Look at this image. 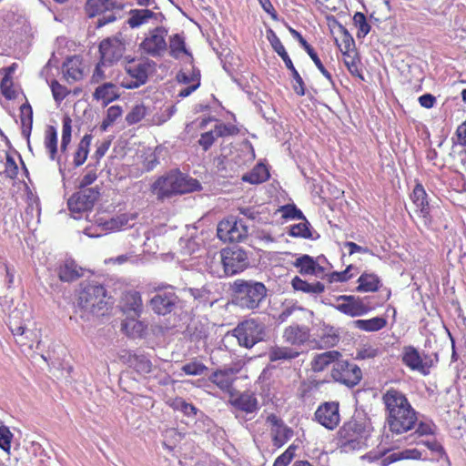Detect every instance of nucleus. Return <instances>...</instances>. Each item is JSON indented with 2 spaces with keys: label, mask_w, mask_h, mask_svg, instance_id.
<instances>
[{
  "label": "nucleus",
  "mask_w": 466,
  "mask_h": 466,
  "mask_svg": "<svg viewBox=\"0 0 466 466\" xmlns=\"http://www.w3.org/2000/svg\"><path fill=\"white\" fill-rule=\"evenodd\" d=\"M382 401L387 412V422L393 435H402L412 430L417 422V412L410 405L406 395L394 388L386 390Z\"/></svg>",
  "instance_id": "f257e3e1"
},
{
  "label": "nucleus",
  "mask_w": 466,
  "mask_h": 466,
  "mask_svg": "<svg viewBox=\"0 0 466 466\" xmlns=\"http://www.w3.org/2000/svg\"><path fill=\"white\" fill-rule=\"evenodd\" d=\"M199 189L201 185L197 179L186 176L179 170H171L159 177L151 186V191L158 200Z\"/></svg>",
  "instance_id": "f03ea898"
},
{
  "label": "nucleus",
  "mask_w": 466,
  "mask_h": 466,
  "mask_svg": "<svg viewBox=\"0 0 466 466\" xmlns=\"http://www.w3.org/2000/svg\"><path fill=\"white\" fill-rule=\"evenodd\" d=\"M232 302L243 309H258L267 296L266 286L253 279H236L232 286Z\"/></svg>",
  "instance_id": "7ed1b4c3"
},
{
  "label": "nucleus",
  "mask_w": 466,
  "mask_h": 466,
  "mask_svg": "<svg viewBox=\"0 0 466 466\" xmlns=\"http://www.w3.org/2000/svg\"><path fill=\"white\" fill-rule=\"evenodd\" d=\"M106 290L99 284H82L77 299V308L82 311L80 317L89 319V315H103L106 309Z\"/></svg>",
  "instance_id": "20e7f679"
},
{
  "label": "nucleus",
  "mask_w": 466,
  "mask_h": 466,
  "mask_svg": "<svg viewBox=\"0 0 466 466\" xmlns=\"http://www.w3.org/2000/svg\"><path fill=\"white\" fill-rule=\"evenodd\" d=\"M154 295L148 301L152 311L158 316H166L174 312L180 302L175 288L170 285H158L154 288Z\"/></svg>",
  "instance_id": "39448f33"
},
{
  "label": "nucleus",
  "mask_w": 466,
  "mask_h": 466,
  "mask_svg": "<svg viewBox=\"0 0 466 466\" xmlns=\"http://www.w3.org/2000/svg\"><path fill=\"white\" fill-rule=\"evenodd\" d=\"M232 333L237 338L238 344L247 349L252 348L266 337L264 324L253 319L238 323Z\"/></svg>",
  "instance_id": "423d86ee"
},
{
  "label": "nucleus",
  "mask_w": 466,
  "mask_h": 466,
  "mask_svg": "<svg viewBox=\"0 0 466 466\" xmlns=\"http://www.w3.org/2000/svg\"><path fill=\"white\" fill-rule=\"evenodd\" d=\"M221 263L227 276L238 274L249 267L248 252L238 247L224 248L220 253Z\"/></svg>",
  "instance_id": "0eeeda50"
},
{
  "label": "nucleus",
  "mask_w": 466,
  "mask_h": 466,
  "mask_svg": "<svg viewBox=\"0 0 466 466\" xmlns=\"http://www.w3.org/2000/svg\"><path fill=\"white\" fill-rule=\"evenodd\" d=\"M332 379L349 388L358 385L362 379V371L360 368L354 362L339 360L331 370Z\"/></svg>",
  "instance_id": "6e6552de"
},
{
  "label": "nucleus",
  "mask_w": 466,
  "mask_h": 466,
  "mask_svg": "<svg viewBox=\"0 0 466 466\" xmlns=\"http://www.w3.org/2000/svg\"><path fill=\"white\" fill-rule=\"evenodd\" d=\"M217 235L224 242H240L248 238V227L243 219L229 217L218 223Z\"/></svg>",
  "instance_id": "1a4fd4ad"
},
{
  "label": "nucleus",
  "mask_w": 466,
  "mask_h": 466,
  "mask_svg": "<svg viewBox=\"0 0 466 466\" xmlns=\"http://www.w3.org/2000/svg\"><path fill=\"white\" fill-rule=\"evenodd\" d=\"M228 403L235 410V417L238 420H248L247 416L256 413L259 410V403L256 395L249 391H244L236 396L231 395Z\"/></svg>",
  "instance_id": "9d476101"
},
{
  "label": "nucleus",
  "mask_w": 466,
  "mask_h": 466,
  "mask_svg": "<svg viewBox=\"0 0 466 466\" xmlns=\"http://www.w3.org/2000/svg\"><path fill=\"white\" fill-rule=\"evenodd\" d=\"M364 428L357 420H350L339 429V445L345 451L360 449L362 444V433Z\"/></svg>",
  "instance_id": "9b49d317"
},
{
  "label": "nucleus",
  "mask_w": 466,
  "mask_h": 466,
  "mask_svg": "<svg viewBox=\"0 0 466 466\" xmlns=\"http://www.w3.org/2000/svg\"><path fill=\"white\" fill-rule=\"evenodd\" d=\"M100 196L97 187L79 188L68 199L67 205L71 212L81 213L90 210Z\"/></svg>",
  "instance_id": "f8f14e48"
},
{
  "label": "nucleus",
  "mask_w": 466,
  "mask_h": 466,
  "mask_svg": "<svg viewBox=\"0 0 466 466\" xmlns=\"http://www.w3.org/2000/svg\"><path fill=\"white\" fill-rule=\"evenodd\" d=\"M167 31L164 27L157 26L150 31L149 35L140 44V47L153 57L161 56L167 48Z\"/></svg>",
  "instance_id": "ddd939ff"
},
{
  "label": "nucleus",
  "mask_w": 466,
  "mask_h": 466,
  "mask_svg": "<svg viewBox=\"0 0 466 466\" xmlns=\"http://www.w3.org/2000/svg\"><path fill=\"white\" fill-rule=\"evenodd\" d=\"M315 420L328 430H334L340 421L339 405L337 401L320 404L315 411Z\"/></svg>",
  "instance_id": "4468645a"
},
{
  "label": "nucleus",
  "mask_w": 466,
  "mask_h": 466,
  "mask_svg": "<svg viewBox=\"0 0 466 466\" xmlns=\"http://www.w3.org/2000/svg\"><path fill=\"white\" fill-rule=\"evenodd\" d=\"M338 302L334 308L350 317H358L365 315L370 308L364 304L362 299L352 295H340L336 298Z\"/></svg>",
  "instance_id": "2eb2a0df"
},
{
  "label": "nucleus",
  "mask_w": 466,
  "mask_h": 466,
  "mask_svg": "<svg viewBox=\"0 0 466 466\" xmlns=\"http://www.w3.org/2000/svg\"><path fill=\"white\" fill-rule=\"evenodd\" d=\"M410 198L424 226L429 227L432 221L433 206L430 204L428 195L422 185L417 184L415 186Z\"/></svg>",
  "instance_id": "dca6fc26"
},
{
  "label": "nucleus",
  "mask_w": 466,
  "mask_h": 466,
  "mask_svg": "<svg viewBox=\"0 0 466 466\" xmlns=\"http://www.w3.org/2000/svg\"><path fill=\"white\" fill-rule=\"evenodd\" d=\"M16 319V316L11 315L9 320V329L15 337L16 342L21 346H26L29 349L33 348L34 342H36L38 345L39 341L37 340L36 332L27 329L25 324L19 322Z\"/></svg>",
  "instance_id": "f3484780"
},
{
  "label": "nucleus",
  "mask_w": 466,
  "mask_h": 466,
  "mask_svg": "<svg viewBox=\"0 0 466 466\" xmlns=\"http://www.w3.org/2000/svg\"><path fill=\"white\" fill-rule=\"evenodd\" d=\"M125 51L124 45L117 39H105L99 45L100 59L103 65L118 61Z\"/></svg>",
  "instance_id": "a211bd4d"
},
{
  "label": "nucleus",
  "mask_w": 466,
  "mask_h": 466,
  "mask_svg": "<svg viewBox=\"0 0 466 466\" xmlns=\"http://www.w3.org/2000/svg\"><path fill=\"white\" fill-rule=\"evenodd\" d=\"M282 338L288 344L299 347L309 340L310 330L307 326L292 324L285 328Z\"/></svg>",
  "instance_id": "6ab92c4d"
},
{
  "label": "nucleus",
  "mask_w": 466,
  "mask_h": 466,
  "mask_svg": "<svg viewBox=\"0 0 466 466\" xmlns=\"http://www.w3.org/2000/svg\"><path fill=\"white\" fill-rule=\"evenodd\" d=\"M126 4L116 0H87L86 12L89 17L106 13L107 11H122Z\"/></svg>",
  "instance_id": "aec40b11"
},
{
  "label": "nucleus",
  "mask_w": 466,
  "mask_h": 466,
  "mask_svg": "<svg viewBox=\"0 0 466 466\" xmlns=\"http://www.w3.org/2000/svg\"><path fill=\"white\" fill-rule=\"evenodd\" d=\"M238 370L233 368L219 369L212 372L208 380L217 385L221 390L229 392Z\"/></svg>",
  "instance_id": "412c9836"
},
{
  "label": "nucleus",
  "mask_w": 466,
  "mask_h": 466,
  "mask_svg": "<svg viewBox=\"0 0 466 466\" xmlns=\"http://www.w3.org/2000/svg\"><path fill=\"white\" fill-rule=\"evenodd\" d=\"M121 360L129 367L134 368L139 374H148L152 371V362L145 355L127 351L121 355Z\"/></svg>",
  "instance_id": "4be33fe9"
},
{
  "label": "nucleus",
  "mask_w": 466,
  "mask_h": 466,
  "mask_svg": "<svg viewBox=\"0 0 466 466\" xmlns=\"http://www.w3.org/2000/svg\"><path fill=\"white\" fill-rule=\"evenodd\" d=\"M340 339L339 331L335 327L323 322L319 327L318 344L320 348L336 346Z\"/></svg>",
  "instance_id": "5701e85b"
},
{
  "label": "nucleus",
  "mask_w": 466,
  "mask_h": 466,
  "mask_svg": "<svg viewBox=\"0 0 466 466\" xmlns=\"http://www.w3.org/2000/svg\"><path fill=\"white\" fill-rule=\"evenodd\" d=\"M402 361L410 369L426 373L427 366L423 362L420 352L413 346L403 348Z\"/></svg>",
  "instance_id": "b1692460"
},
{
  "label": "nucleus",
  "mask_w": 466,
  "mask_h": 466,
  "mask_svg": "<svg viewBox=\"0 0 466 466\" xmlns=\"http://www.w3.org/2000/svg\"><path fill=\"white\" fill-rule=\"evenodd\" d=\"M300 352L293 347L275 345L268 350V356L271 362L282 360L290 361L297 359Z\"/></svg>",
  "instance_id": "393cba45"
},
{
  "label": "nucleus",
  "mask_w": 466,
  "mask_h": 466,
  "mask_svg": "<svg viewBox=\"0 0 466 466\" xmlns=\"http://www.w3.org/2000/svg\"><path fill=\"white\" fill-rule=\"evenodd\" d=\"M83 275V268L74 260L67 259L58 268V277L62 281L71 282Z\"/></svg>",
  "instance_id": "a878e982"
},
{
  "label": "nucleus",
  "mask_w": 466,
  "mask_h": 466,
  "mask_svg": "<svg viewBox=\"0 0 466 466\" xmlns=\"http://www.w3.org/2000/svg\"><path fill=\"white\" fill-rule=\"evenodd\" d=\"M340 353L337 350H329L314 357L311 361V370L314 372L323 371L329 364L335 363L339 360Z\"/></svg>",
  "instance_id": "bb28decb"
},
{
  "label": "nucleus",
  "mask_w": 466,
  "mask_h": 466,
  "mask_svg": "<svg viewBox=\"0 0 466 466\" xmlns=\"http://www.w3.org/2000/svg\"><path fill=\"white\" fill-rule=\"evenodd\" d=\"M155 63L147 60L146 62L130 65L126 67V71L131 78L137 80L141 85L147 83L148 78V70Z\"/></svg>",
  "instance_id": "cd10ccee"
},
{
  "label": "nucleus",
  "mask_w": 466,
  "mask_h": 466,
  "mask_svg": "<svg viewBox=\"0 0 466 466\" xmlns=\"http://www.w3.org/2000/svg\"><path fill=\"white\" fill-rule=\"evenodd\" d=\"M123 303L126 310L133 312L134 317H139L143 311V301L138 291L130 290L124 294Z\"/></svg>",
  "instance_id": "c85d7f7f"
},
{
  "label": "nucleus",
  "mask_w": 466,
  "mask_h": 466,
  "mask_svg": "<svg viewBox=\"0 0 466 466\" xmlns=\"http://www.w3.org/2000/svg\"><path fill=\"white\" fill-rule=\"evenodd\" d=\"M212 283H206L201 288H188L187 292L199 303L212 305L217 299L213 296Z\"/></svg>",
  "instance_id": "c756f323"
},
{
  "label": "nucleus",
  "mask_w": 466,
  "mask_h": 466,
  "mask_svg": "<svg viewBox=\"0 0 466 466\" xmlns=\"http://www.w3.org/2000/svg\"><path fill=\"white\" fill-rule=\"evenodd\" d=\"M291 285L295 290L302 291L311 295L321 294L325 290V285L323 283L319 281L309 283L298 276L293 278Z\"/></svg>",
  "instance_id": "7c9ffc66"
},
{
  "label": "nucleus",
  "mask_w": 466,
  "mask_h": 466,
  "mask_svg": "<svg viewBox=\"0 0 466 466\" xmlns=\"http://www.w3.org/2000/svg\"><path fill=\"white\" fill-rule=\"evenodd\" d=\"M118 96L117 86L112 83H105L97 86L93 94L96 100H103L106 104L114 101Z\"/></svg>",
  "instance_id": "2f4dec72"
},
{
  "label": "nucleus",
  "mask_w": 466,
  "mask_h": 466,
  "mask_svg": "<svg viewBox=\"0 0 466 466\" xmlns=\"http://www.w3.org/2000/svg\"><path fill=\"white\" fill-rule=\"evenodd\" d=\"M127 23L131 28H137L154 18L156 14L149 9H131Z\"/></svg>",
  "instance_id": "473e14b6"
},
{
  "label": "nucleus",
  "mask_w": 466,
  "mask_h": 466,
  "mask_svg": "<svg viewBox=\"0 0 466 466\" xmlns=\"http://www.w3.org/2000/svg\"><path fill=\"white\" fill-rule=\"evenodd\" d=\"M267 38L269 41L273 50L282 58L287 68H291L293 63L290 57L289 56L280 39L278 37V35L272 29H268L267 31Z\"/></svg>",
  "instance_id": "72a5a7b5"
},
{
  "label": "nucleus",
  "mask_w": 466,
  "mask_h": 466,
  "mask_svg": "<svg viewBox=\"0 0 466 466\" xmlns=\"http://www.w3.org/2000/svg\"><path fill=\"white\" fill-rule=\"evenodd\" d=\"M359 286L356 290L359 292H374L379 289L380 279L373 273H363L358 279Z\"/></svg>",
  "instance_id": "f704fd0d"
},
{
  "label": "nucleus",
  "mask_w": 466,
  "mask_h": 466,
  "mask_svg": "<svg viewBox=\"0 0 466 466\" xmlns=\"http://www.w3.org/2000/svg\"><path fill=\"white\" fill-rule=\"evenodd\" d=\"M421 451H420L417 449H407L401 451H394L392 453L385 455L384 458L382 459V463L383 465H389L392 462L400 460H420L421 459Z\"/></svg>",
  "instance_id": "c9c22d12"
},
{
  "label": "nucleus",
  "mask_w": 466,
  "mask_h": 466,
  "mask_svg": "<svg viewBox=\"0 0 466 466\" xmlns=\"http://www.w3.org/2000/svg\"><path fill=\"white\" fill-rule=\"evenodd\" d=\"M421 451H420L417 449H407L401 451H394L392 453L385 455L384 458L382 459V463L383 465H389L392 462L400 460H420L421 459Z\"/></svg>",
  "instance_id": "e433bc0d"
},
{
  "label": "nucleus",
  "mask_w": 466,
  "mask_h": 466,
  "mask_svg": "<svg viewBox=\"0 0 466 466\" xmlns=\"http://www.w3.org/2000/svg\"><path fill=\"white\" fill-rule=\"evenodd\" d=\"M387 319L382 317H375L370 319H357L353 321V326L361 330L373 332L385 328Z\"/></svg>",
  "instance_id": "4c0bfd02"
},
{
  "label": "nucleus",
  "mask_w": 466,
  "mask_h": 466,
  "mask_svg": "<svg viewBox=\"0 0 466 466\" xmlns=\"http://www.w3.org/2000/svg\"><path fill=\"white\" fill-rule=\"evenodd\" d=\"M92 136L91 135H85L83 138L80 140L76 151L74 154V165L75 167H80L82 166L85 161L86 160V157L88 156L89 152V147L91 144Z\"/></svg>",
  "instance_id": "58836bf2"
},
{
  "label": "nucleus",
  "mask_w": 466,
  "mask_h": 466,
  "mask_svg": "<svg viewBox=\"0 0 466 466\" xmlns=\"http://www.w3.org/2000/svg\"><path fill=\"white\" fill-rule=\"evenodd\" d=\"M269 173L265 165H257L249 173L245 174L242 179L250 184H260L268 180Z\"/></svg>",
  "instance_id": "ea45409f"
},
{
  "label": "nucleus",
  "mask_w": 466,
  "mask_h": 466,
  "mask_svg": "<svg viewBox=\"0 0 466 466\" xmlns=\"http://www.w3.org/2000/svg\"><path fill=\"white\" fill-rule=\"evenodd\" d=\"M146 326L135 318L127 319L121 324V329L129 337L140 338L143 336Z\"/></svg>",
  "instance_id": "a19ab883"
},
{
  "label": "nucleus",
  "mask_w": 466,
  "mask_h": 466,
  "mask_svg": "<svg viewBox=\"0 0 466 466\" xmlns=\"http://www.w3.org/2000/svg\"><path fill=\"white\" fill-rule=\"evenodd\" d=\"M435 425L431 422H422L420 421L418 424V427L416 428L415 431L409 434L408 436H405L404 439L409 444H412L414 442H417L416 439L417 437H422V436H428V435H433L435 432Z\"/></svg>",
  "instance_id": "79ce46f5"
},
{
  "label": "nucleus",
  "mask_w": 466,
  "mask_h": 466,
  "mask_svg": "<svg viewBox=\"0 0 466 466\" xmlns=\"http://www.w3.org/2000/svg\"><path fill=\"white\" fill-rule=\"evenodd\" d=\"M271 434L274 446L280 448L293 436V431L284 424L278 429H272Z\"/></svg>",
  "instance_id": "37998d69"
},
{
  "label": "nucleus",
  "mask_w": 466,
  "mask_h": 466,
  "mask_svg": "<svg viewBox=\"0 0 466 466\" xmlns=\"http://www.w3.org/2000/svg\"><path fill=\"white\" fill-rule=\"evenodd\" d=\"M170 56L178 58L181 54L190 55L185 46V40L179 34H175L169 41Z\"/></svg>",
  "instance_id": "c03bdc74"
},
{
  "label": "nucleus",
  "mask_w": 466,
  "mask_h": 466,
  "mask_svg": "<svg viewBox=\"0 0 466 466\" xmlns=\"http://www.w3.org/2000/svg\"><path fill=\"white\" fill-rule=\"evenodd\" d=\"M45 146L50 154V158L52 160L56 159L57 154V133L52 126H49L46 131Z\"/></svg>",
  "instance_id": "a18cd8bd"
},
{
  "label": "nucleus",
  "mask_w": 466,
  "mask_h": 466,
  "mask_svg": "<svg viewBox=\"0 0 466 466\" xmlns=\"http://www.w3.org/2000/svg\"><path fill=\"white\" fill-rule=\"evenodd\" d=\"M293 265L299 268L300 274L311 275L314 273L315 259L309 255H302L293 262Z\"/></svg>",
  "instance_id": "49530a36"
},
{
  "label": "nucleus",
  "mask_w": 466,
  "mask_h": 466,
  "mask_svg": "<svg viewBox=\"0 0 466 466\" xmlns=\"http://www.w3.org/2000/svg\"><path fill=\"white\" fill-rule=\"evenodd\" d=\"M302 220V222L290 226L289 234L296 238H313L310 224L306 218Z\"/></svg>",
  "instance_id": "de8ad7c7"
},
{
  "label": "nucleus",
  "mask_w": 466,
  "mask_h": 466,
  "mask_svg": "<svg viewBox=\"0 0 466 466\" xmlns=\"http://www.w3.org/2000/svg\"><path fill=\"white\" fill-rule=\"evenodd\" d=\"M172 407L175 410H180L186 416H196L198 412V409L195 407L192 403L187 402L182 398H176L172 403Z\"/></svg>",
  "instance_id": "09e8293b"
},
{
  "label": "nucleus",
  "mask_w": 466,
  "mask_h": 466,
  "mask_svg": "<svg viewBox=\"0 0 466 466\" xmlns=\"http://www.w3.org/2000/svg\"><path fill=\"white\" fill-rule=\"evenodd\" d=\"M353 21L355 25L358 27V38H362L370 33V25L368 24L364 14L357 12L353 16Z\"/></svg>",
  "instance_id": "8fccbe9b"
},
{
  "label": "nucleus",
  "mask_w": 466,
  "mask_h": 466,
  "mask_svg": "<svg viewBox=\"0 0 466 466\" xmlns=\"http://www.w3.org/2000/svg\"><path fill=\"white\" fill-rule=\"evenodd\" d=\"M208 370V368L206 365H204L203 363H201L198 360H193V361L187 362L181 367V370L185 374L190 375V376L202 375Z\"/></svg>",
  "instance_id": "3c124183"
},
{
  "label": "nucleus",
  "mask_w": 466,
  "mask_h": 466,
  "mask_svg": "<svg viewBox=\"0 0 466 466\" xmlns=\"http://www.w3.org/2000/svg\"><path fill=\"white\" fill-rule=\"evenodd\" d=\"M289 30L292 36L299 41V43L302 46V47L305 49V51L308 53V55L310 56L314 64L316 61L319 60V57L318 56L317 53L313 49V47L305 40V38L301 35L299 32L293 29L292 27H289Z\"/></svg>",
  "instance_id": "603ef678"
},
{
  "label": "nucleus",
  "mask_w": 466,
  "mask_h": 466,
  "mask_svg": "<svg viewBox=\"0 0 466 466\" xmlns=\"http://www.w3.org/2000/svg\"><path fill=\"white\" fill-rule=\"evenodd\" d=\"M147 115V108L144 105L135 106L126 116V121L128 125H134L142 120Z\"/></svg>",
  "instance_id": "864d4df0"
},
{
  "label": "nucleus",
  "mask_w": 466,
  "mask_h": 466,
  "mask_svg": "<svg viewBox=\"0 0 466 466\" xmlns=\"http://www.w3.org/2000/svg\"><path fill=\"white\" fill-rule=\"evenodd\" d=\"M72 120L69 116H65L63 119V130H62V140H61V151L65 152L71 141L72 133Z\"/></svg>",
  "instance_id": "5fc2aeb1"
},
{
  "label": "nucleus",
  "mask_w": 466,
  "mask_h": 466,
  "mask_svg": "<svg viewBox=\"0 0 466 466\" xmlns=\"http://www.w3.org/2000/svg\"><path fill=\"white\" fill-rule=\"evenodd\" d=\"M1 93L6 99H14L16 96V92L13 88V80L8 74H5L0 84Z\"/></svg>",
  "instance_id": "6e6d98bb"
},
{
  "label": "nucleus",
  "mask_w": 466,
  "mask_h": 466,
  "mask_svg": "<svg viewBox=\"0 0 466 466\" xmlns=\"http://www.w3.org/2000/svg\"><path fill=\"white\" fill-rule=\"evenodd\" d=\"M296 448L295 445H290L275 460L273 466H288L295 456Z\"/></svg>",
  "instance_id": "4d7b16f0"
},
{
  "label": "nucleus",
  "mask_w": 466,
  "mask_h": 466,
  "mask_svg": "<svg viewBox=\"0 0 466 466\" xmlns=\"http://www.w3.org/2000/svg\"><path fill=\"white\" fill-rule=\"evenodd\" d=\"M217 137H224L228 136H234L238 133V128L232 124H217L214 127Z\"/></svg>",
  "instance_id": "13d9d810"
},
{
  "label": "nucleus",
  "mask_w": 466,
  "mask_h": 466,
  "mask_svg": "<svg viewBox=\"0 0 466 466\" xmlns=\"http://www.w3.org/2000/svg\"><path fill=\"white\" fill-rule=\"evenodd\" d=\"M217 138H218V137H217V133L213 128L210 131L201 134L198 144L204 151H208L212 147Z\"/></svg>",
  "instance_id": "bf43d9fd"
},
{
  "label": "nucleus",
  "mask_w": 466,
  "mask_h": 466,
  "mask_svg": "<svg viewBox=\"0 0 466 466\" xmlns=\"http://www.w3.org/2000/svg\"><path fill=\"white\" fill-rule=\"evenodd\" d=\"M50 87L52 90L54 99L58 103L64 100L69 94L68 89L66 86L59 84L56 80H53L51 82Z\"/></svg>",
  "instance_id": "052dcab7"
},
{
  "label": "nucleus",
  "mask_w": 466,
  "mask_h": 466,
  "mask_svg": "<svg viewBox=\"0 0 466 466\" xmlns=\"http://www.w3.org/2000/svg\"><path fill=\"white\" fill-rule=\"evenodd\" d=\"M13 438V434L12 432L10 431L9 428L5 426V425H1L0 426V448L2 450H4L5 451H9L10 450V443H11V440Z\"/></svg>",
  "instance_id": "680f3d73"
},
{
  "label": "nucleus",
  "mask_w": 466,
  "mask_h": 466,
  "mask_svg": "<svg viewBox=\"0 0 466 466\" xmlns=\"http://www.w3.org/2000/svg\"><path fill=\"white\" fill-rule=\"evenodd\" d=\"M289 69L291 71V76L295 81V84L293 86V89H294L295 93L300 96H304L305 95V84H304L302 77L300 76V75L299 74L297 69L295 68L294 65H292V67L289 68Z\"/></svg>",
  "instance_id": "e2e57ef3"
},
{
  "label": "nucleus",
  "mask_w": 466,
  "mask_h": 466,
  "mask_svg": "<svg viewBox=\"0 0 466 466\" xmlns=\"http://www.w3.org/2000/svg\"><path fill=\"white\" fill-rule=\"evenodd\" d=\"M282 217L284 218L305 219L301 210L297 208L294 205H287L282 207Z\"/></svg>",
  "instance_id": "0e129e2a"
},
{
  "label": "nucleus",
  "mask_w": 466,
  "mask_h": 466,
  "mask_svg": "<svg viewBox=\"0 0 466 466\" xmlns=\"http://www.w3.org/2000/svg\"><path fill=\"white\" fill-rule=\"evenodd\" d=\"M379 355V350L377 348H373L371 346H364L363 348L358 350L356 354L357 360H367V359H374Z\"/></svg>",
  "instance_id": "69168bd1"
},
{
  "label": "nucleus",
  "mask_w": 466,
  "mask_h": 466,
  "mask_svg": "<svg viewBox=\"0 0 466 466\" xmlns=\"http://www.w3.org/2000/svg\"><path fill=\"white\" fill-rule=\"evenodd\" d=\"M24 108L29 114V122H26V118L25 116L21 117L22 134L24 137H25L28 139L29 136L31 134L32 126H33V110H32L31 106H25Z\"/></svg>",
  "instance_id": "338daca9"
},
{
  "label": "nucleus",
  "mask_w": 466,
  "mask_h": 466,
  "mask_svg": "<svg viewBox=\"0 0 466 466\" xmlns=\"http://www.w3.org/2000/svg\"><path fill=\"white\" fill-rule=\"evenodd\" d=\"M5 174L9 178H15L18 174V167L12 156L6 154Z\"/></svg>",
  "instance_id": "774afa93"
}]
</instances>
